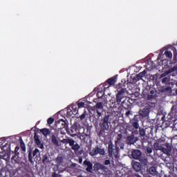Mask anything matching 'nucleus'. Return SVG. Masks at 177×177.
<instances>
[{"label": "nucleus", "instance_id": "50", "mask_svg": "<svg viewBox=\"0 0 177 177\" xmlns=\"http://www.w3.org/2000/svg\"><path fill=\"white\" fill-rule=\"evenodd\" d=\"M35 143L37 146H41V140L39 139V140H35Z\"/></svg>", "mask_w": 177, "mask_h": 177}, {"label": "nucleus", "instance_id": "5", "mask_svg": "<svg viewBox=\"0 0 177 177\" xmlns=\"http://www.w3.org/2000/svg\"><path fill=\"white\" fill-rule=\"evenodd\" d=\"M92 111H94V115H95L96 120H99L102 117V113H103V104L102 102H97L95 106L91 107Z\"/></svg>", "mask_w": 177, "mask_h": 177}, {"label": "nucleus", "instance_id": "38", "mask_svg": "<svg viewBox=\"0 0 177 177\" xmlns=\"http://www.w3.org/2000/svg\"><path fill=\"white\" fill-rule=\"evenodd\" d=\"M169 82V78L165 77L162 80V84H168Z\"/></svg>", "mask_w": 177, "mask_h": 177}, {"label": "nucleus", "instance_id": "35", "mask_svg": "<svg viewBox=\"0 0 177 177\" xmlns=\"http://www.w3.org/2000/svg\"><path fill=\"white\" fill-rule=\"evenodd\" d=\"M165 55L166 57H168L169 59H171V57H172V53L171 51L166 50L165 52Z\"/></svg>", "mask_w": 177, "mask_h": 177}, {"label": "nucleus", "instance_id": "59", "mask_svg": "<svg viewBox=\"0 0 177 177\" xmlns=\"http://www.w3.org/2000/svg\"><path fill=\"white\" fill-rule=\"evenodd\" d=\"M80 161L81 162V161H82V160H80Z\"/></svg>", "mask_w": 177, "mask_h": 177}, {"label": "nucleus", "instance_id": "23", "mask_svg": "<svg viewBox=\"0 0 177 177\" xmlns=\"http://www.w3.org/2000/svg\"><path fill=\"white\" fill-rule=\"evenodd\" d=\"M156 97H157V95H156V91L151 90L149 93H148L147 100H151V99H156Z\"/></svg>", "mask_w": 177, "mask_h": 177}, {"label": "nucleus", "instance_id": "45", "mask_svg": "<svg viewBox=\"0 0 177 177\" xmlns=\"http://www.w3.org/2000/svg\"><path fill=\"white\" fill-rule=\"evenodd\" d=\"M5 157H6V156H5V153H3V152H0V160H5Z\"/></svg>", "mask_w": 177, "mask_h": 177}, {"label": "nucleus", "instance_id": "25", "mask_svg": "<svg viewBox=\"0 0 177 177\" xmlns=\"http://www.w3.org/2000/svg\"><path fill=\"white\" fill-rule=\"evenodd\" d=\"M42 163L45 165V164H49V154H44L42 156Z\"/></svg>", "mask_w": 177, "mask_h": 177}, {"label": "nucleus", "instance_id": "6", "mask_svg": "<svg viewBox=\"0 0 177 177\" xmlns=\"http://www.w3.org/2000/svg\"><path fill=\"white\" fill-rule=\"evenodd\" d=\"M80 139L82 143H86L91 139V129L86 127L84 131L80 135Z\"/></svg>", "mask_w": 177, "mask_h": 177}, {"label": "nucleus", "instance_id": "20", "mask_svg": "<svg viewBox=\"0 0 177 177\" xmlns=\"http://www.w3.org/2000/svg\"><path fill=\"white\" fill-rule=\"evenodd\" d=\"M51 142L53 145V146H56V147H59V146H60V144L59 143V140L55 134H53L51 136Z\"/></svg>", "mask_w": 177, "mask_h": 177}, {"label": "nucleus", "instance_id": "33", "mask_svg": "<svg viewBox=\"0 0 177 177\" xmlns=\"http://www.w3.org/2000/svg\"><path fill=\"white\" fill-rule=\"evenodd\" d=\"M140 162L141 164H143V165H148L149 164V160L147 159V158H142L140 160Z\"/></svg>", "mask_w": 177, "mask_h": 177}, {"label": "nucleus", "instance_id": "41", "mask_svg": "<svg viewBox=\"0 0 177 177\" xmlns=\"http://www.w3.org/2000/svg\"><path fill=\"white\" fill-rule=\"evenodd\" d=\"M39 153V149H35L32 152V157H35L36 154H38Z\"/></svg>", "mask_w": 177, "mask_h": 177}, {"label": "nucleus", "instance_id": "46", "mask_svg": "<svg viewBox=\"0 0 177 177\" xmlns=\"http://www.w3.org/2000/svg\"><path fill=\"white\" fill-rule=\"evenodd\" d=\"M86 115V113L84 112L81 115H80V118L81 120H84Z\"/></svg>", "mask_w": 177, "mask_h": 177}, {"label": "nucleus", "instance_id": "22", "mask_svg": "<svg viewBox=\"0 0 177 177\" xmlns=\"http://www.w3.org/2000/svg\"><path fill=\"white\" fill-rule=\"evenodd\" d=\"M55 162L57 164L56 165L57 169L59 168V166L62 165V162H63V156L62 154H58L57 158H55Z\"/></svg>", "mask_w": 177, "mask_h": 177}, {"label": "nucleus", "instance_id": "12", "mask_svg": "<svg viewBox=\"0 0 177 177\" xmlns=\"http://www.w3.org/2000/svg\"><path fill=\"white\" fill-rule=\"evenodd\" d=\"M138 135H140V138L142 139V146H145V143H147V139H145V136H146V130L140 127L138 129Z\"/></svg>", "mask_w": 177, "mask_h": 177}, {"label": "nucleus", "instance_id": "18", "mask_svg": "<svg viewBox=\"0 0 177 177\" xmlns=\"http://www.w3.org/2000/svg\"><path fill=\"white\" fill-rule=\"evenodd\" d=\"M84 165H86V171H87V172H92V169H93V164L92 163V162L88 160H85L83 162Z\"/></svg>", "mask_w": 177, "mask_h": 177}, {"label": "nucleus", "instance_id": "47", "mask_svg": "<svg viewBox=\"0 0 177 177\" xmlns=\"http://www.w3.org/2000/svg\"><path fill=\"white\" fill-rule=\"evenodd\" d=\"M67 115H69V117H73V115H74V113H73V111H67Z\"/></svg>", "mask_w": 177, "mask_h": 177}, {"label": "nucleus", "instance_id": "24", "mask_svg": "<svg viewBox=\"0 0 177 177\" xmlns=\"http://www.w3.org/2000/svg\"><path fill=\"white\" fill-rule=\"evenodd\" d=\"M117 81V75L113 76L112 77L106 80L107 84H109V85H114V84H115Z\"/></svg>", "mask_w": 177, "mask_h": 177}, {"label": "nucleus", "instance_id": "60", "mask_svg": "<svg viewBox=\"0 0 177 177\" xmlns=\"http://www.w3.org/2000/svg\"><path fill=\"white\" fill-rule=\"evenodd\" d=\"M61 133L63 134V133L61 131Z\"/></svg>", "mask_w": 177, "mask_h": 177}, {"label": "nucleus", "instance_id": "8", "mask_svg": "<svg viewBox=\"0 0 177 177\" xmlns=\"http://www.w3.org/2000/svg\"><path fill=\"white\" fill-rule=\"evenodd\" d=\"M55 127L58 129V131L67 129V128H68V122L66 119L58 120L55 121Z\"/></svg>", "mask_w": 177, "mask_h": 177}, {"label": "nucleus", "instance_id": "15", "mask_svg": "<svg viewBox=\"0 0 177 177\" xmlns=\"http://www.w3.org/2000/svg\"><path fill=\"white\" fill-rule=\"evenodd\" d=\"M135 135H138V134H133V133H131V136H128L126 139V143L127 145H135L136 143V140H135Z\"/></svg>", "mask_w": 177, "mask_h": 177}, {"label": "nucleus", "instance_id": "58", "mask_svg": "<svg viewBox=\"0 0 177 177\" xmlns=\"http://www.w3.org/2000/svg\"><path fill=\"white\" fill-rule=\"evenodd\" d=\"M77 177H84L82 175H79Z\"/></svg>", "mask_w": 177, "mask_h": 177}, {"label": "nucleus", "instance_id": "7", "mask_svg": "<svg viewBox=\"0 0 177 177\" xmlns=\"http://www.w3.org/2000/svg\"><path fill=\"white\" fill-rule=\"evenodd\" d=\"M130 124L133 127L134 131L133 132V134H139V118L138 115H135L131 120H130Z\"/></svg>", "mask_w": 177, "mask_h": 177}, {"label": "nucleus", "instance_id": "44", "mask_svg": "<svg viewBox=\"0 0 177 177\" xmlns=\"http://www.w3.org/2000/svg\"><path fill=\"white\" fill-rule=\"evenodd\" d=\"M20 149V147L19 146H17L15 147V153L17 156L19 154V150Z\"/></svg>", "mask_w": 177, "mask_h": 177}, {"label": "nucleus", "instance_id": "29", "mask_svg": "<svg viewBox=\"0 0 177 177\" xmlns=\"http://www.w3.org/2000/svg\"><path fill=\"white\" fill-rule=\"evenodd\" d=\"M72 111L73 115H77L78 114V106H77V104H73L72 106Z\"/></svg>", "mask_w": 177, "mask_h": 177}, {"label": "nucleus", "instance_id": "19", "mask_svg": "<svg viewBox=\"0 0 177 177\" xmlns=\"http://www.w3.org/2000/svg\"><path fill=\"white\" fill-rule=\"evenodd\" d=\"M150 113V109L147 106H145L144 109L140 111V115L145 118L149 115Z\"/></svg>", "mask_w": 177, "mask_h": 177}, {"label": "nucleus", "instance_id": "3", "mask_svg": "<svg viewBox=\"0 0 177 177\" xmlns=\"http://www.w3.org/2000/svg\"><path fill=\"white\" fill-rule=\"evenodd\" d=\"M107 149L108 156L110 158H115V160L120 158V148L117 145L114 146L111 140L108 142Z\"/></svg>", "mask_w": 177, "mask_h": 177}, {"label": "nucleus", "instance_id": "13", "mask_svg": "<svg viewBox=\"0 0 177 177\" xmlns=\"http://www.w3.org/2000/svg\"><path fill=\"white\" fill-rule=\"evenodd\" d=\"M142 157V151L139 149H133L131 151V158L133 160H140Z\"/></svg>", "mask_w": 177, "mask_h": 177}, {"label": "nucleus", "instance_id": "21", "mask_svg": "<svg viewBox=\"0 0 177 177\" xmlns=\"http://www.w3.org/2000/svg\"><path fill=\"white\" fill-rule=\"evenodd\" d=\"M132 167L134 169V171H136V172H139L140 169H142V165H140V162H134L132 164Z\"/></svg>", "mask_w": 177, "mask_h": 177}, {"label": "nucleus", "instance_id": "31", "mask_svg": "<svg viewBox=\"0 0 177 177\" xmlns=\"http://www.w3.org/2000/svg\"><path fill=\"white\" fill-rule=\"evenodd\" d=\"M131 81L132 84H136V82H138V81H140V79L138 76V75H136L133 77L132 76H131Z\"/></svg>", "mask_w": 177, "mask_h": 177}, {"label": "nucleus", "instance_id": "55", "mask_svg": "<svg viewBox=\"0 0 177 177\" xmlns=\"http://www.w3.org/2000/svg\"><path fill=\"white\" fill-rule=\"evenodd\" d=\"M39 149H44V145L40 144V145H37Z\"/></svg>", "mask_w": 177, "mask_h": 177}, {"label": "nucleus", "instance_id": "30", "mask_svg": "<svg viewBox=\"0 0 177 177\" xmlns=\"http://www.w3.org/2000/svg\"><path fill=\"white\" fill-rule=\"evenodd\" d=\"M20 147L22 151H26V144H24V141L21 138H19Z\"/></svg>", "mask_w": 177, "mask_h": 177}, {"label": "nucleus", "instance_id": "4", "mask_svg": "<svg viewBox=\"0 0 177 177\" xmlns=\"http://www.w3.org/2000/svg\"><path fill=\"white\" fill-rule=\"evenodd\" d=\"M59 142L61 143H63L64 145H69V146L71 147V149L73 150L74 153H77L80 149H81V146L74 140V139L71 138L67 137L66 138H64L63 140H59Z\"/></svg>", "mask_w": 177, "mask_h": 177}, {"label": "nucleus", "instance_id": "14", "mask_svg": "<svg viewBox=\"0 0 177 177\" xmlns=\"http://www.w3.org/2000/svg\"><path fill=\"white\" fill-rule=\"evenodd\" d=\"M163 146L166 148L162 149V151H163L165 154L169 156V154H171V151H172V144L166 142Z\"/></svg>", "mask_w": 177, "mask_h": 177}, {"label": "nucleus", "instance_id": "37", "mask_svg": "<svg viewBox=\"0 0 177 177\" xmlns=\"http://www.w3.org/2000/svg\"><path fill=\"white\" fill-rule=\"evenodd\" d=\"M53 122H55V119H53V118H49L47 120V124H48V125H51Z\"/></svg>", "mask_w": 177, "mask_h": 177}, {"label": "nucleus", "instance_id": "32", "mask_svg": "<svg viewBox=\"0 0 177 177\" xmlns=\"http://www.w3.org/2000/svg\"><path fill=\"white\" fill-rule=\"evenodd\" d=\"M147 73V72L146 71V70H144L142 72H140V73L137 74V75L138 78L141 80L142 78H143V77L146 76Z\"/></svg>", "mask_w": 177, "mask_h": 177}, {"label": "nucleus", "instance_id": "9", "mask_svg": "<svg viewBox=\"0 0 177 177\" xmlns=\"http://www.w3.org/2000/svg\"><path fill=\"white\" fill-rule=\"evenodd\" d=\"M81 129V125L78 123H74L69 130V133L71 136H77L80 133V130Z\"/></svg>", "mask_w": 177, "mask_h": 177}, {"label": "nucleus", "instance_id": "54", "mask_svg": "<svg viewBox=\"0 0 177 177\" xmlns=\"http://www.w3.org/2000/svg\"><path fill=\"white\" fill-rule=\"evenodd\" d=\"M82 153H84V150H80L78 151V154L79 156H81L82 154Z\"/></svg>", "mask_w": 177, "mask_h": 177}, {"label": "nucleus", "instance_id": "10", "mask_svg": "<svg viewBox=\"0 0 177 177\" xmlns=\"http://www.w3.org/2000/svg\"><path fill=\"white\" fill-rule=\"evenodd\" d=\"M93 169L95 172H99V171H102V174H106L109 171V169H107V167L99 162H96L93 165Z\"/></svg>", "mask_w": 177, "mask_h": 177}, {"label": "nucleus", "instance_id": "11", "mask_svg": "<svg viewBox=\"0 0 177 177\" xmlns=\"http://www.w3.org/2000/svg\"><path fill=\"white\" fill-rule=\"evenodd\" d=\"M89 154L92 156H97V154H100V156H104V154H106V151H104V149H102L99 147H95L91 150Z\"/></svg>", "mask_w": 177, "mask_h": 177}, {"label": "nucleus", "instance_id": "28", "mask_svg": "<svg viewBox=\"0 0 177 177\" xmlns=\"http://www.w3.org/2000/svg\"><path fill=\"white\" fill-rule=\"evenodd\" d=\"M121 139H122V133L118 134L116 140L115 141V146H118L121 143Z\"/></svg>", "mask_w": 177, "mask_h": 177}, {"label": "nucleus", "instance_id": "39", "mask_svg": "<svg viewBox=\"0 0 177 177\" xmlns=\"http://www.w3.org/2000/svg\"><path fill=\"white\" fill-rule=\"evenodd\" d=\"M84 106H85V102H78L77 105L78 109H81V108L84 107Z\"/></svg>", "mask_w": 177, "mask_h": 177}, {"label": "nucleus", "instance_id": "42", "mask_svg": "<svg viewBox=\"0 0 177 177\" xmlns=\"http://www.w3.org/2000/svg\"><path fill=\"white\" fill-rule=\"evenodd\" d=\"M147 152L149 153V154H151V153H153V148L150 147H148L147 148Z\"/></svg>", "mask_w": 177, "mask_h": 177}, {"label": "nucleus", "instance_id": "34", "mask_svg": "<svg viewBox=\"0 0 177 177\" xmlns=\"http://www.w3.org/2000/svg\"><path fill=\"white\" fill-rule=\"evenodd\" d=\"M177 71V65H175L174 67H172L171 68L167 71V74H171V73H174V71Z\"/></svg>", "mask_w": 177, "mask_h": 177}, {"label": "nucleus", "instance_id": "53", "mask_svg": "<svg viewBox=\"0 0 177 177\" xmlns=\"http://www.w3.org/2000/svg\"><path fill=\"white\" fill-rule=\"evenodd\" d=\"M125 115H127V117H129V115H131V111H128L127 112H126Z\"/></svg>", "mask_w": 177, "mask_h": 177}, {"label": "nucleus", "instance_id": "56", "mask_svg": "<svg viewBox=\"0 0 177 177\" xmlns=\"http://www.w3.org/2000/svg\"><path fill=\"white\" fill-rule=\"evenodd\" d=\"M134 177H142L140 175L138 174H136L134 175Z\"/></svg>", "mask_w": 177, "mask_h": 177}, {"label": "nucleus", "instance_id": "40", "mask_svg": "<svg viewBox=\"0 0 177 177\" xmlns=\"http://www.w3.org/2000/svg\"><path fill=\"white\" fill-rule=\"evenodd\" d=\"M153 147H154V149H156V150H160V144L158 143V142H155L154 144H153Z\"/></svg>", "mask_w": 177, "mask_h": 177}, {"label": "nucleus", "instance_id": "48", "mask_svg": "<svg viewBox=\"0 0 177 177\" xmlns=\"http://www.w3.org/2000/svg\"><path fill=\"white\" fill-rule=\"evenodd\" d=\"M52 177H62V175L57 174L56 172H53L52 174Z\"/></svg>", "mask_w": 177, "mask_h": 177}, {"label": "nucleus", "instance_id": "49", "mask_svg": "<svg viewBox=\"0 0 177 177\" xmlns=\"http://www.w3.org/2000/svg\"><path fill=\"white\" fill-rule=\"evenodd\" d=\"M34 140H39V136L38 135H37V133H36V132H35Z\"/></svg>", "mask_w": 177, "mask_h": 177}, {"label": "nucleus", "instance_id": "16", "mask_svg": "<svg viewBox=\"0 0 177 177\" xmlns=\"http://www.w3.org/2000/svg\"><path fill=\"white\" fill-rule=\"evenodd\" d=\"M128 131L133 133V132L135 131V128L132 125L129 124L126 127L125 129H120V133H124V135H127V136H128Z\"/></svg>", "mask_w": 177, "mask_h": 177}, {"label": "nucleus", "instance_id": "1", "mask_svg": "<svg viewBox=\"0 0 177 177\" xmlns=\"http://www.w3.org/2000/svg\"><path fill=\"white\" fill-rule=\"evenodd\" d=\"M127 82L120 83L117 87V93L115 95V99L112 100L111 106L115 109L117 108L118 106L121 104V102L122 99H125L128 95V90H127Z\"/></svg>", "mask_w": 177, "mask_h": 177}, {"label": "nucleus", "instance_id": "36", "mask_svg": "<svg viewBox=\"0 0 177 177\" xmlns=\"http://www.w3.org/2000/svg\"><path fill=\"white\" fill-rule=\"evenodd\" d=\"M28 161H29V162H33L32 152H31V151H30L28 153Z\"/></svg>", "mask_w": 177, "mask_h": 177}, {"label": "nucleus", "instance_id": "52", "mask_svg": "<svg viewBox=\"0 0 177 177\" xmlns=\"http://www.w3.org/2000/svg\"><path fill=\"white\" fill-rule=\"evenodd\" d=\"M119 146L120 147V149H121L122 150H123V149H124V144H123V143H121V142H120Z\"/></svg>", "mask_w": 177, "mask_h": 177}, {"label": "nucleus", "instance_id": "51", "mask_svg": "<svg viewBox=\"0 0 177 177\" xmlns=\"http://www.w3.org/2000/svg\"><path fill=\"white\" fill-rule=\"evenodd\" d=\"M5 147H10V145L8 144V143H6L3 147L2 148L3 149H5Z\"/></svg>", "mask_w": 177, "mask_h": 177}, {"label": "nucleus", "instance_id": "27", "mask_svg": "<svg viewBox=\"0 0 177 177\" xmlns=\"http://www.w3.org/2000/svg\"><path fill=\"white\" fill-rule=\"evenodd\" d=\"M40 132L42 133V135H44V136H48V135H50V130H49V129H40Z\"/></svg>", "mask_w": 177, "mask_h": 177}, {"label": "nucleus", "instance_id": "17", "mask_svg": "<svg viewBox=\"0 0 177 177\" xmlns=\"http://www.w3.org/2000/svg\"><path fill=\"white\" fill-rule=\"evenodd\" d=\"M131 100H132L131 99H125L124 100H123L122 102H120L122 107H123V109H125V110H128L131 108Z\"/></svg>", "mask_w": 177, "mask_h": 177}, {"label": "nucleus", "instance_id": "2", "mask_svg": "<svg viewBox=\"0 0 177 177\" xmlns=\"http://www.w3.org/2000/svg\"><path fill=\"white\" fill-rule=\"evenodd\" d=\"M110 119V115H104V117L100 120V128L97 131V135L98 136L104 138L106 136V131H109V124H110V122H109V120Z\"/></svg>", "mask_w": 177, "mask_h": 177}, {"label": "nucleus", "instance_id": "57", "mask_svg": "<svg viewBox=\"0 0 177 177\" xmlns=\"http://www.w3.org/2000/svg\"><path fill=\"white\" fill-rule=\"evenodd\" d=\"M16 157V156H12V160H15V158Z\"/></svg>", "mask_w": 177, "mask_h": 177}, {"label": "nucleus", "instance_id": "26", "mask_svg": "<svg viewBox=\"0 0 177 177\" xmlns=\"http://www.w3.org/2000/svg\"><path fill=\"white\" fill-rule=\"evenodd\" d=\"M148 171L150 175H152L153 176H156V175H157V169L156 168V167L151 166V167H149Z\"/></svg>", "mask_w": 177, "mask_h": 177}, {"label": "nucleus", "instance_id": "43", "mask_svg": "<svg viewBox=\"0 0 177 177\" xmlns=\"http://www.w3.org/2000/svg\"><path fill=\"white\" fill-rule=\"evenodd\" d=\"M104 165H110L111 164V161L109 159H106L104 162Z\"/></svg>", "mask_w": 177, "mask_h": 177}]
</instances>
